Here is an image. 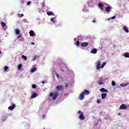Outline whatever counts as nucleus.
I'll use <instances>...</instances> for the list:
<instances>
[{
    "instance_id": "obj_1",
    "label": "nucleus",
    "mask_w": 129,
    "mask_h": 129,
    "mask_svg": "<svg viewBox=\"0 0 129 129\" xmlns=\"http://www.w3.org/2000/svg\"><path fill=\"white\" fill-rule=\"evenodd\" d=\"M49 96H50V97H52L53 100H55V99H56V98H57L58 97V96H59V92H54V93L51 92L49 94Z\"/></svg>"
},
{
    "instance_id": "obj_2",
    "label": "nucleus",
    "mask_w": 129,
    "mask_h": 129,
    "mask_svg": "<svg viewBox=\"0 0 129 129\" xmlns=\"http://www.w3.org/2000/svg\"><path fill=\"white\" fill-rule=\"evenodd\" d=\"M96 68L97 70H99V69H101V62L100 61V60H98L96 62Z\"/></svg>"
},
{
    "instance_id": "obj_3",
    "label": "nucleus",
    "mask_w": 129,
    "mask_h": 129,
    "mask_svg": "<svg viewBox=\"0 0 129 129\" xmlns=\"http://www.w3.org/2000/svg\"><path fill=\"white\" fill-rule=\"evenodd\" d=\"M78 113H81V114L79 117L80 118V119H81V120H83L84 119H85V117H84L83 112H81V111H79L78 112Z\"/></svg>"
},
{
    "instance_id": "obj_4",
    "label": "nucleus",
    "mask_w": 129,
    "mask_h": 129,
    "mask_svg": "<svg viewBox=\"0 0 129 129\" xmlns=\"http://www.w3.org/2000/svg\"><path fill=\"white\" fill-rule=\"evenodd\" d=\"M61 71L62 72H68L69 71V69H67V67L66 65H63L62 68H61Z\"/></svg>"
},
{
    "instance_id": "obj_5",
    "label": "nucleus",
    "mask_w": 129,
    "mask_h": 129,
    "mask_svg": "<svg viewBox=\"0 0 129 129\" xmlns=\"http://www.w3.org/2000/svg\"><path fill=\"white\" fill-rule=\"evenodd\" d=\"M84 93H82L80 94V96H79V99H80V100H83V99H84Z\"/></svg>"
},
{
    "instance_id": "obj_6",
    "label": "nucleus",
    "mask_w": 129,
    "mask_h": 129,
    "mask_svg": "<svg viewBox=\"0 0 129 129\" xmlns=\"http://www.w3.org/2000/svg\"><path fill=\"white\" fill-rule=\"evenodd\" d=\"M126 108H127V106H126L124 104H121L119 107V109H126Z\"/></svg>"
},
{
    "instance_id": "obj_7",
    "label": "nucleus",
    "mask_w": 129,
    "mask_h": 129,
    "mask_svg": "<svg viewBox=\"0 0 129 129\" xmlns=\"http://www.w3.org/2000/svg\"><path fill=\"white\" fill-rule=\"evenodd\" d=\"M56 88V90L60 91L61 90H63V86H57Z\"/></svg>"
},
{
    "instance_id": "obj_8",
    "label": "nucleus",
    "mask_w": 129,
    "mask_h": 129,
    "mask_svg": "<svg viewBox=\"0 0 129 129\" xmlns=\"http://www.w3.org/2000/svg\"><path fill=\"white\" fill-rule=\"evenodd\" d=\"M16 107V105L13 104L12 106H10L8 107L10 110H14V109Z\"/></svg>"
},
{
    "instance_id": "obj_9",
    "label": "nucleus",
    "mask_w": 129,
    "mask_h": 129,
    "mask_svg": "<svg viewBox=\"0 0 129 129\" xmlns=\"http://www.w3.org/2000/svg\"><path fill=\"white\" fill-rule=\"evenodd\" d=\"M81 46L82 47H87L88 46V43L87 42H83L81 43Z\"/></svg>"
},
{
    "instance_id": "obj_10",
    "label": "nucleus",
    "mask_w": 129,
    "mask_h": 129,
    "mask_svg": "<svg viewBox=\"0 0 129 129\" xmlns=\"http://www.w3.org/2000/svg\"><path fill=\"white\" fill-rule=\"evenodd\" d=\"M98 7H99V8L101 9V10L102 11H103V7H104V5H103V4H102V3H99Z\"/></svg>"
},
{
    "instance_id": "obj_11",
    "label": "nucleus",
    "mask_w": 129,
    "mask_h": 129,
    "mask_svg": "<svg viewBox=\"0 0 129 129\" xmlns=\"http://www.w3.org/2000/svg\"><path fill=\"white\" fill-rule=\"evenodd\" d=\"M91 53H92V54H96V53H97V49L96 48L92 49L91 50Z\"/></svg>"
},
{
    "instance_id": "obj_12",
    "label": "nucleus",
    "mask_w": 129,
    "mask_h": 129,
    "mask_svg": "<svg viewBox=\"0 0 129 129\" xmlns=\"http://www.w3.org/2000/svg\"><path fill=\"white\" fill-rule=\"evenodd\" d=\"M100 91H101V92H105V93H107L108 92V90L105 89L104 88H102L100 90Z\"/></svg>"
},
{
    "instance_id": "obj_13",
    "label": "nucleus",
    "mask_w": 129,
    "mask_h": 129,
    "mask_svg": "<svg viewBox=\"0 0 129 129\" xmlns=\"http://www.w3.org/2000/svg\"><path fill=\"white\" fill-rule=\"evenodd\" d=\"M107 96V94L106 93L101 94V96L102 97V99H104V98H106Z\"/></svg>"
},
{
    "instance_id": "obj_14",
    "label": "nucleus",
    "mask_w": 129,
    "mask_h": 129,
    "mask_svg": "<svg viewBox=\"0 0 129 129\" xmlns=\"http://www.w3.org/2000/svg\"><path fill=\"white\" fill-rule=\"evenodd\" d=\"M29 35H30V37H33V36H36V34H34V31H33V30H31L29 32Z\"/></svg>"
},
{
    "instance_id": "obj_15",
    "label": "nucleus",
    "mask_w": 129,
    "mask_h": 129,
    "mask_svg": "<svg viewBox=\"0 0 129 129\" xmlns=\"http://www.w3.org/2000/svg\"><path fill=\"white\" fill-rule=\"evenodd\" d=\"M110 10H111V7H106V12H107V13H110Z\"/></svg>"
},
{
    "instance_id": "obj_16",
    "label": "nucleus",
    "mask_w": 129,
    "mask_h": 129,
    "mask_svg": "<svg viewBox=\"0 0 129 129\" xmlns=\"http://www.w3.org/2000/svg\"><path fill=\"white\" fill-rule=\"evenodd\" d=\"M123 56L125 57V58H129V53L128 52H125L123 54Z\"/></svg>"
},
{
    "instance_id": "obj_17",
    "label": "nucleus",
    "mask_w": 129,
    "mask_h": 129,
    "mask_svg": "<svg viewBox=\"0 0 129 129\" xmlns=\"http://www.w3.org/2000/svg\"><path fill=\"white\" fill-rule=\"evenodd\" d=\"M123 30L126 33H128V29H127V27L126 26H124L123 27Z\"/></svg>"
},
{
    "instance_id": "obj_18",
    "label": "nucleus",
    "mask_w": 129,
    "mask_h": 129,
    "mask_svg": "<svg viewBox=\"0 0 129 129\" xmlns=\"http://www.w3.org/2000/svg\"><path fill=\"white\" fill-rule=\"evenodd\" d=\"M47 15L48 16H54V13H53V12L49 11L47 12Z\"/></svg>"
},
{
    "instance_id": "obj_19",
    "label": "nucleus",
    "mask_w": 129,
    "mask_h": 129,
    "mask_svg": "<svg viewBox=\"0 0 129 129\" xmlns=\"http://www.w3.org/2000/svg\"><path fill=\"white\" fill-rule=\"evenodd\" d=\"M83 93H84V94H86V95H88V94H89V91L85 90Z\"/></svg>"
},
{
    "instance_id": "obj_20",
    "label": "nucleus",
    "mask_w": 129,
    "mask_h": 129,
    "mask_svg": "<svg viewBox=\"0 0 129 129\" xmlns=\"http://www.w3.org/2000/svg\"><path fill=\"white\" fill-rule=\"evenodd\" d=\"M36 96H38V95L37 94V93H34L31 97V98H35V97H36Z\"/></svg>"
},
{
    "instance_id": "obj_21",
    "label": "nucleus",
    "mask_w": 129,
    "mask_h": 129,
    "mask_svg": "<svg viewBox=\"0 0 129 129\" xmlns=\"http://www.w3.org/2000/svg\"><path fill=\"white\" fill-rule=\"evenodd\" d=\"M15 32H16V35H19V34H20V30L19 29H16Z\"/></svg>"
},
{
    "instance_id": "obj_22",
    "label": "nucleus",
    "mask_w": 129,
    "mask_h": 129,
    "mask_svg": "<svg viewBox=\"0 0 129 129\" xmlns=\"http://www.w3.org/2000/svg\"><path fill=\"white\" fill-rule=\"evenodd\" d=\"M106 65V62H103L102 65H101V69L103 68V67H104Z\"/></svg>"
},
{
    "instance_id": "obj_23",
    "label": "nucleus",
    "mask_w": 129,
    "mask_h": 129,
    "mask_svg": "<svg viewBox=\"0 0 129 129\" xmlns=\"http://www.w3.org/2000/svg\"><path fill=\"white\" fill-rule=\"evenodd\" d=\"M120 85L121 86V87H124V86H126L127 85V84H120Z\"/></svg>"
},
{
    "instance_id": "obj_24",
    "label": "nucleus",
    "mask_w": 129,
    "mask_h": 129,
    "mask_svg": "<svg viewBox=\"0 0 129 129\" xmlns=\"http://www.w3.org/2000/svg\"><path fill=\"white\" fill-rule=\"evenodd\" d=\"M1 24H2L3 28H5V27H6V23H5L4 22H2Z\"/></svg>"
},
{
    "instance_id": "obj_25",
    "label": "nucleus",
    "mask_w": 129,
    "mask_h": 129,
    "mask_svg": "<svg viewBox=\"0 0 129 129\" xmlns=\"http://www.w3.org/2000/svg\"><path fill=\"white\" fill-rule=\"evenodd\" d=\"M36 68H32L31 70V72H35L36 71Z\"/></svg>"
},
{
    "instance_id": "obj_26",
    "label": "nucleus",
    "mask_w": 129,
    "mask_h": 129,
    "mask_svg": "<svg viewBox=\"0 0 129 129\" xmlns=\"http://www.w3.org/2000/svg\"><path fill=\"white\" fill-rule=\"evenodd\" d=\"M76 45L78 47H79V45H80V42H79V41H77Z\"/></svg>"
},
{
    "instance_id": "obj_27",
    "label": "nucleus",
    "mask_w": 129,
    "mask_h": 129,
    "mask_svg": "<svg viewBox=\"0 0 129 129\" xmlns=\"http://www.w3.org/2000/svg\"><path fill=\"white\" fill-rule=\"evenodd\" d=\"M32 88H33V89L37 88V85H36L35 84L32 85Z\"/></svg>"
},
{
    "instance_id": "obj_28",
    "label": "nucleus",
    "mask_w": 129,
    "mask_h": 129,
    "mask_svg": "<svg viewBox=\"0 0 129 129\" xmlns=\"http://www.w3.org/2000/svg\"><path fill=\"white\" fill-rule=\"evenodd\" d=\"M22 58H23V59H24V60H27V56H25V55H22Z\"/></svg>"
},
{
    "instance_id": "obj_29",
    "label": "nucleus",
    "mask_w": 129,
    "mask_h": 129,
    "mask_svg": "<svg viewBox=\"0 0 129 129\" xmlns=\"http://www.w3.org/2000/svg\"><path fill=\"white\" fill-rule=\"evenodd\" d=\"M8 69H9V67H8V66H5L4 67V70L5 71H7V70H8Z\"/></svg>"
},
{
    "instance_id": "obj_30",
    "label": "nucleus",
    "mask_w": 129,
    "mask_h": 129,
    "mask_svg": "<svg viewBox=\"0 0 129 129\" xmlns=\"http://www.w3.org/2000/svg\"><path fill=\"white\" fill-rule=\"evenodd\" d=\"M111 84L112 86H115V82L114 81L112 82Z\"/></svg>"
},
{
    "instance_id": "obj_31",
    "label": "nucleus",
    "mask_w": 129,
    "mask_h": 129,
    "mask_svg": "<svg viewBox=\"0 0 129 129\" xmlns=\"http://www.w3.org/2000/svg\"><path fill=\"white\" fill-rule=\"evenodd\" d=\"M18 68L19 70H20V69H21V68H22V64H19Z\"/></svg>"
},
{
    "instance_id": "obj_32",
    "label": "nucleus",
    "mask_w": 129,
    "mask_h": 129,
    "mask_svg": "<svg viewBox=\"0 0 129 129\" xmlns=\"http://www.w3.org/2000/svg\"><path fill=\"white\" fill-rule=\"evenodd\" d=\"M37 56L36 55H35L34 57H33V61H35V60H36V59H37Z\"/></svg>"
},
{
    "instance_id": "obj_33",
    "label": "nucleus",
    "mask_w": 129,
    "mask_h": 129,
    "mask_svg": "<svg viewBox=\"0 0 129 129\" xmlns=\"http://www.w3.org/2000/svg\"><path fill=\"white\" fill-rule=\"evenodd\" d=\"M50 21H51V22H52L53 23H55V21H54V18H51L50 19Z\"/></svg>"
},
{
    "instance_id": "obj_34",
    "label": "nucleus",
    "mask_w": 129,
    "mask_h": 129,
    "mask_svg": "<svg viewBox=\"0 0 129 129\" xmlns=\"http://www.w3.org/2000/svg\"><path fill=\"white\" fill-rule=\"evenodd\" d=\"M97 103H98V104L100 103V99H98V100H97Z\"/></svg>"
},
{
    "instance_id": "obj_35",
    "label": "nucleus",
    "mask_w": 129,
    "mask_h": 129,
    "mask_svg": "<svg viewBox=\"0 0 129 129\" xmlns=\"http://www.w3.org/2000/svg\"><path fill=\"white\" fill-rule=\"evenodd\" d=\"M31 2H28L27 4V6H29V5H31Z\"/></svg>"
},
{
    "instance_id": "obj_36",
    "label": "nucleus",
    "mask_w": 129,
    "mask_h": 129,
    "mask_svg": "<svg viewBox=\"0 0 129 129\" xmlns=\"http://www.w3.org/2000/svg\"><path fill=\"white\" fill-rule=\"evenodd\" d=\"M98 84H99V85H102V82H98Z\"/></svg>"
},
{
    "instance_id": "obj_37",
    "label": "nucleus",
    "mask_w": 129,
    "mask_h": 129,
    "mask_svg": "<svg viewBox=\"0 0 129 129\" xmlns=\"http://www.w3.org/2000/svg\"><path fill=\"white\" fill-rule=\"evenodd\" d=\"M111 19V20H114V19H115V16H113Z\"/></svg>"
},
{
    "instance_id": "obj_38",
    "label": "nucleus",
    "mask_w": 129,
    "mask_h": 129,
    "mask_svg": "<svg viewBox=\"0 0 129 129\" xmlns=\"http://www.w3.org/2000/svg\"><path fill=\"white\" fill-rule=\"evenodd\" d=\"M21 35H19V36H18V37H17V39H20V38H21Z\"/></svg>"
},
{
    "instance_id": "obj_39",
    "label": "nucleus",
    "mask_w": 129,
    "mask_h": 129,
    "mask_svg": "<svg viewBox=\"0 0 129 129\" xmlns=\"http://www.w3.org/2000/svg\"><path fill=\"white\" fill-rule=\"evenodd\" d=\"M56 77H57V78H59V77H60V76H59L58 74H57V75H56Z\"/></svg>"
},
{
    "instance_id": "obj_40",
    "label": "nucleus",
    "mask_w": 129,
    "mask_h": 129,
    "mask_svg": "<svg viewBox=\"0 0 129 129\" xmlns=\"http://www.w3.org/2000/svg\"><path fill=\"white\" fill-rule=\"evenodd\" d=\"M21 18H22V17H24V14H21Z\"/></svg>"
},
{
    "instance_id": "obj_41",
    "label": "nucleus",
    "mask_w": 129,
    "mask_h": 129,
    "mask_svg": "<svg viewBox=\"0 0 129 129\" xmlns=\"http://www.w3.org/2000/svg\"><path fill=\"white\" fill-rule=\"evenodd\" d=\"M42 84H45V81H42Z\"/></svg>"
},
{
    "instance_id": "obj_42",
    "label": "nucleus",
    "mask_w": 129,
    "mask_h": 129,
    "mask_svg": "<svg viewBox=\"0 0 129 129\" xmlns=\"http://www.w3.org/2000/svg\"><path fill=\"white\" fill-rule=\"evenodd\" d=\"M31 44L33 45H35V43H34V42H31Z\"/></svg>"
},
{
    "instance_id": "obj_43",
    "label": "nucleus",
    "mask_w": 129,
    "mask_h": 129,
    "mask_svg": "<svg viewBox=\"0 0 129 129\" xmlns=\"http://www.w3.org/2000/svg\"><path fill=\"white\" fill-rule=\"evenodd\" d=\"M95 22H96L95 20H94L92 21L93 23H95Z\"/></svg>"
},
{
    "instance_id": "obj_44",
    "label": "nucleus",
    "mask_w": 129,
    "mask_h": 129,
    "mask_svg": "<svg viewBox=\"0 0 129 129\" xmlns=\"http://www.w3.org/2000/svg\"><path fill=\"white\" fill-rule=\"evenodd\" d=\"M121 114V113H118V115H120Z\"/></svg>"
},
{
    "instance_id": "obj_45",
    "label": "nucleus",
    "mask_w": 129,
    "mask_h": 129,
    "mask_svg": "<svg viewBox=\"0 0 129 129\" xmlns=\"http://www.w3.org/2000/svg\"><path fill=\"white\" fill-rule=\"evenodd\" d=\"M45 117V115H43V116H42V118H44Z\"/></svg>"
},
{
    "instance_id": "obj_46",
    "label": "nucleus",
    "mask_w": 129,
    "mask_h": 129,
    "mask_svg": "<svg viewBox=\"0 0 129 129\" xmlns=\"http://www.w3.org/2000/svg\"><path fill=\"white\" fill-rule=\"evenodd\" d=\"M2 54V51L0 50V55Z\"/></svg>"
},
{
    "instance_id": "obj_47",
    "label": "nucleus",
    "mask_w": 129,
    "mask_h": 129,
    "mask_svg": "<svg viewBox=\"0 0 129 129\" xmlns=\"http://www.w3.org/2000/svg\"><path fill=\"white\" fill-rule=\"evenodd\" d=\"M66 87H68V86L67 85H66Z\"/></svg>"
},
{
    "instance_id": "obj_48",
    "label": "nucleus",
    "mask_w": 129,
    "mask_h": 129,
    "mask_svg": "<svg viewBox=\"0 0 129 129\" xmlns=\"http://www.w3.org/2000/svg\"><path fill=\"white\" fill-rule=\"evenodd\" d=\"M105 119H107V118H105Z\"/></svg>"
},
{
    "instance_id": "obj_49",
    "label": "nucleus",
    "mask_w": 129,
    "mask_h": 129,
    "mask_svg": "<svg viewBox=\"0 0 129 129\" xmlns=\"http://www.w3.org/2000/svg\"><path fill=\"white\" fill-rule=\"evenodd\" d=\"M7 119V118H6L5 119Z\"/></svg>"
}]
</instances>
